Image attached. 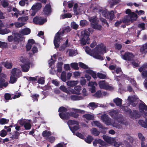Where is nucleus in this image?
<instances>
[{"mask_svg": "<svg viewBox=\"0 0 147 147\" xmlns=\"http://www.w3.org/2000/svg\"><path fill=\"white\" fill-rule=\"evenodd\" d=\"M106 53V47L103 44H101L98 45L93 49L92 55L94 58L102 60L104 59L103 57L99 54H103Z\"/></svg>", "mask_w": 147, "mask_h": 147, "instance_id": "f257e3e1", "label": "nucleus"}, {"mask_svg": "<svg viewBox=\"0 0 147 147\" xmlns=\"http://www.w3.org/2000/svg\"><path fill=\"white\" fill-rule=\"evenodd\" d=\"M88 31L92 34L94 30L91 28H88V30H85L81 32V44L83 45L90 43L89 36L90 35Z\"/></svg>", "mask_w": 147, "mask_h": 147, "instance_id": "f03ea898", "label": "nucleus"}, {"mask_svg": "<svg viewBox=\"0 0 147 147\" xmlns=\"http://www.w3.org/2000/svg\"><path fill=\"white\" fill-rule=\"evenodd\" d=\"M109 114L113 118L117 120L119 122L122 121L123 116L121 115H119V113L117 110L112 111L109 112Z\"/></svg>", "mask_w": 147, "mask_h": 147, "instance_id": "7ed1b4c3", "label": "nucleus"}, {"mask_svg": "<svg viewBox=\"0 0 147 147\" xmlns=\"http://www.w3.org/2000/svg\"><path fill=\"white\" fill-rule=\"evenodd\" d=\"M61 34V33L58 32L55 36L53 42L55 48H58L59 46L60 41L62 39V38L60 36Z\"/></svg>", "mask_w": 147, "mask_h": 147, "instance_id": "20e7f679", "label": "nucleus"}, {"mask_svg": "<svg viewBox=\"0 0 147 147\" xmlns=\"http://www.w3.org/2000/svg\"><path fill=\"white\" fill-rule=\"evenodd\" d=\"M102 14L104 17L106 18L109 19L111 20H113L115 18V16L113 11H112L110 12L104 10L102 12Z\"/></svg>", "mask_w": 147, "mask_h": 147, "instance_id": "39448f33", "label": "nucleus"}, {"mask_svg": "<svg viewBox=\"0 0 147 147\" xmlns=\"http://www.w3.org/2000/svg\"><path fill=\"white\" fill-rule=\"evenodd\" d=\"M100 88L106 90H111L113 89L112 86L107 84L105 80L100 81L98 83Z\"/></svg>", "mask_w": 147, "mask_h": 147, "instance_id": "423d86ee", "label": "nucleus"}, {"mask_svg": "<svg viewBox=\"0 0 147 147\" xmlns=\"http://www.w3.org/2000/svg\"><path fill=\"white\" fill-rule=\"evenodd\" d=\"M134 57V55L132 53L128 52H126L124 55H121V57L123 59L129 61H132Z\"/></svg>", "mask_w": 147, "mask_h": 147, "instance_id": "0eeeda50", "label": "nucleus"}, {"mask_svg": "<svg viewBox=\"0 0 147 147\" xmlns=\"http://www.w3.org/2000/svg\"><path fill=\"white\" fill-rule=\"evenodd\" d=\"M51 12V6L50 4H46L44 8L43 13L47 16L50 15Z\"/></svg>", "mask_w": 147, "mask_h": 147, "instance_id": "6e6552de", "label": "nucleus"}, {"mask_svg": "<svg viewBox=\"0 0 147 147\" xmlns=\"http://www.w3.org/2000/svg\"><path fill=\"white\" fill-rule=\"evenodd\" d=\"M129 117L132 119H137L138 118H139L140 115L138 111L136 110H133V112L132 111L131 113H129Z\"/></svg>", "mask_w": 147, "mask_h": 147, "instance_id": "1a4fd4ad", "label": "nucleus"}, {"mask_svg": "<svg viewBox=\"0 0 147 147\" xmlns=\"http://www.w3.org/2000/svg\"><path fill=\"white\" fill-rule=\"evenodd\" d=\"M101 119L103 122L107 125H109L111 124V119L107 115H103L101 116Z\"/></svg>", "mask_w": 147, "mask_h": 147, "instance_id": "9d476101", "label": "nucleus"}, {"mask_svg": "<svg viewBox=\"0 0 147 147\" xmlns=\"http://www.w3.org/2000/svg\"><path fill=\"white\" fill-rule=\"evenodd\" d=\"M30 63L29 62H26L21 66L22 71L23 72H27L29 70Z\"/></svg>", "mask_w": 147, "mask_h": 147, "instance_id": "9b49d317", "label": "nucleus"}, {"mask_svg": "<svg viewBox=\"0 0 147 147\" xmlns=\"http://www.w3.org/2000/svg\"><path fill=\"white\" fill-rule=\"evenodd\" d=\"M60 117L62 119H69V113L62 112L59 113Z\"/></svg>", "mask_w": 147, "mask_h": 147, "instance_id": "f8f14e48", "label": "nucleus"}, {"mask_svg": "<svg viewBox=\"0 0 147 147\" xmlns=\"http://www.w3.org/2000/svg\"><path fill=\"white\" fill-rule=\"evenodd\" d=\"M21 36L20 34L18 33H15L13 37V42L16 44H18L19 41L21 40Z\"/></svg>", "mask_w": 147, "mask_h": 147, "instance_id": "ddd939ff", "label": "nucleus"}, {"mask_svg": "<svg viewBox=\"0 0 147 147\" xmlns=\"http://www.w3.org/2000/svg\"><path fill=\"white\" fill-rule=\"evenodd\" d=\"M138 108L141 112H144V110L147 111V106L142 101L139 104Z\"/></svg>", "mask_w": 147, "mask_h": 147, "instance_id": "4468645a", "label": "nucleus"}, {"mask_svg": "<svg viewBox=\"0 0 147 147\" xmlns=\"http://www.w3.org/2000/svg\"><path fill=\"white\" fill-rule=\"evenodd\" d=\"M42 6V4L41 3H37L32 6L31 9L33 11H37L40 9Z\"/></svg>", "mask_w": 147, "mask_h": 147, "instance_id": "2eb2a0df", "label": "nucleus"}, {"mask_svg": "<svg viewBox=\"0 0 147 147\" xmlns=\"http://www.w3.org/2000/svg\"><path fill=\"white\" fill-rule=\"evenodd\" d=\"M16 70L17 69L16 68L13 69L11 71V76L19 77L20 75L21 74V72L20 71L19 72H17Z\"/></svg>", "mask_w": 147, "mask_h": 147, "instance_id": "dca6fc26", "label": "nucleus"}, {"mask_svg": "<svg viewBox=\"0 0 147 147\" xmlns=\"http://www.w3.org/2000/svg\"><path fill=\"white\" fill-rule=\"evenodd\" d=\"M7 82H5V80L3 78H0V88H2L4 86L6 87L8 85Z\"/></svg>", "mask_w": 147, "mask_h": 147, "instance_id": "f3484780", "label": "nucleus"}, {"mask_svg": "<svg viewBox=\"0 0 147 147\" xmlns=\"http://www.w3.org/2000/svg\"><path fill=\"white\" fill-rule=\"evenodd\" d=\"M140 52L142 53H147V42L144 44L140 49Z\"/></svg>", "mask_w": 147, "mask_h": 147, "instance_id": "a211bd4d", "label": "nucleus"}, {"mask_svg": "<svg viewBox=\"0 0 147 147\" xmlns=\"http://www.w3.org/2000/svg\"><path fill=\"white\" fill-rule=\"evenodd\" d=\"M69 98L71 100L73 101L80 100L83 98L82 96L76 95H71Z\"/></svg>", "mask_w": 147, "mask_h": 147, "instance_id": "6ab92c4d", "label": "nucleus"}, {"mask_svg": "<svg viewBox=\"0 0 147 147\" xmlns=\"http://www.w3.org/2000/svg\"><path fill=\"white\" fill-rule=\"evenodd\" d=\"M1 63L7 69H10L12 67L13 65L11 63H9L6 61L5 62H2Z\"/></svg>", "mask_w": 147, "mask_h": 147, "instance_id": "aec40b11", "label": "nucleus"}, {"mask_svg": "<svg viewBox=\"0 0 147 147\" xmlns=\"http://www.w3.org/2000/svg\"><path fill=\"white\" fill-rule=\"evenodd\" d=\"M113 101L117 106L120 107L121 106L122 100L119 98H117L113 99Z\"/></svg>", "mask_w": 147, "mask_h": 147, "instance_id": "412c9836", "label": "nucleus"}, {"mask_svg": "<svg viewBox=\"0 0 147 147\" xmlns=\"http://www.w3.org/2000/svg\"><path fill=\"white\" fill-rule=\"evenodd\" d=\"M86 72L90 75H91V76L94 79L96 78V74L92 70L88 69L86 70Z\"/></svg>", "mask_w": 147, "mask_h": 147, "instance_id": "4be33fe9", "label": "nucleus"}, {"mask_svg": "<svg viewBox=\"0 0 147 147\" xmlns=\"http://www.w3.org/2000/svg\"><path fill=\"white\" fill-rule=\"evenodd\" d=\"M129 100L131 102V105L133 107H135L137 106L138 103V99H134L133 100L131 99H129Z\"/></svg>", "mask_w": 147, "mask_h": 147, "instance_id": "5701e85b", "label": "nucleus"}, {"mask_svg": "<svg viewBox=\"0 0 147 147\" xmlns=\"http://www.w3.org/2000/svg\"><path fill=\"white\" fill-rule=\"evenodd\" d=\"M20 135V134L19 132H18L16 131H15L14 134L12 135V136L10 137V138H11L12 140L18 139Z\"/></svg>", "mask_w": 147, "mask_h": 147, "instance_id": "b1692460", "label": "nucleus"}, {"mask_svg": "<svg viewBox=\"0 0 147 147\" xmlns=\"http://www.w3.org/2000/svg\"><path fill=\"white\" fill-rule=\"evenodd\" d=\"M67 85L69 86L73 87L77 84V81H68L66 82Z\"/></svg>", "mask_w": 147, "mask_h": 147, "instance_id": "393cba45", "label": "nucleus"}, {"mask_svg": "<svg viewBox=\"0 0 147 147\" xmlns=\"http://www.w3.org/2000/svg\"><path fill=\"white\" fill-rule=\"evenodd\" d=\"M31 32L30 30L28 28L22 29L21 31V33L24 35H28Z\"/></svg>", "mask_w": 147, "mask_h": 147, "instance_id": "a878e982", "label": "nucleus"}, {"mask_svg": "<svg viewBox=\"0 0 147 147\" xmlns=\"http://www.w3.org/2000/svg\"><path fill=\"white\" fill-rule=\"evenodd\" d=\"M74 90L77 91V92H76L74 90L72 92L73 94H79V92L81 90V87L80 86H75L74 87Z\"/></svg>", "mask_w": 147, "mask_h": 147, "instance_id": "bb28decb", "label": "nucleus"}, {"mask_svg": "<svg viewBox=\"0 0 147 147\" xmlns=\"http://www.w3.org/2000/svg\"><path fill=\"white\" fill-rule=\"evenodd\" d=\"M10 32H11L10 30L6 28L4 29H1L0 28V34L3 35L7 34Z\"/></svg>", "mask_w": 147, "mask_h": 147, "instance_id": "cd10ccee", "label": "nucleus"}, {"mask_svg": "<svg viewBox=\"0 0 147 147\" xmlns=\"http://www.w3.org/2000/svg\"><path fill=\"white\" fill-rule=\"evenodd\" d=\"M131 22H133L132 20L130 18H128L127 17L124 18L122 20V22L123 23L126 24L127 25L129 24Z\"/></svg>", "mask_w": 147, "mask_h": 147, "instance_id": "c85d7f7f", "label": "nucleus"}, {"mask_svg": "<svg viewBox=\"0 0 147 147\" xmlns=\"http://www.w3.org/2000/svg\"><path fill=\"white\" fill-rule=\"evenodd\" d=\"M83 117L88 120H92L94 119V117L90 114H86L83 115Z\"/></svg>", "mask_w": 147, "mask_h": 147, "instance_id": "c756f323", "label": "nucleus"}, {"mask_svg": "<svg viewBox=\"0 0 147 147\" xmlns=\"http://www.w3.org/2000/svg\"><path fill=\"white\" fill-rule=\"evenodd\" d=\"M61 78L63 81L64 82L66 81L67 80L66 72L65 71H63L61 73Z\"/></svg>", "mask_w": 147, "mask_h": 147, "instance_id": "7c9ffc66", "label": "nucleus"}, {"mask_svg": "<svg viewBox=\"0 0 147 147\" xmlns=\"http://www.w3.org/2000/svg\"><path fill=\"white\" fill-rule=\"evenodd\" d=\"M93 140V138L92 136L88 135L86 138H85L84 140L86 143L88 144H90Z\"/></svg>", "mask_w": 147, "mask_h": 147, "instance_id": "2f4dec72", "label": "nucleus"}, {"mask_svg": "<svg viewBox=\"0 0 147 147\" xmlns=\"http://www.w3.org/2000/svg\"><path fill=\"white\" fill-rule=\"evenodd\" d=\"M121 108L123 111L127 112L128 114H129V113H131V109L126 106H122L121 107Z\"/></svg>", "mask_w": 147, "mask_h": 147, "instance_id": "473e14b6", "label": "nucleus"}, {"mask_svg": "<svg viewBox=\"0 0 147 147\" xmlns=\"http://www.w3.org/2000/svg\"><path fill=\"white\" fill-rule=\"evenodd\" d=\"M102 138L107 143L110 144L111 142V137H109L105 135H103Z\"/></svg>", "mask_w": 147, "mask_h": 147, "instance_id": "72a5a7b5", "label": "nucleus"}, {"mask_svg": "<svg viewBox=\"0 0 147 147\" xmlns=\"http://www.w3.org/2000/svg\"><path fill=\"white\" fill-rule=\"evenodd\" d=\"M9 120L4 118H1L0 119V124L4 125L8 123Z\"/></svg>", "mask_w": 147, "mask_h": 147, "instance_id": "f704fd0d", "label": "nucleus"}, {"mask_svg": "<svg viewBox=\"0 0 147 147\" xmlns=\"http://www.w3.org/2000/svg\"><path fill=\"white\" fill-rule=\"evenodd\" d=\"M92 27L94 29L100 30L102 27L100 25H98L97 23L95 24H92L91 25Z\"/></svg>", "mask_w": 147, "mask_h": 147, "instance_id": "c9c22d12", "label": "nucleus"}, {"mask_svg": "<svg viewBox=\"0 0 147 147\" xmlns=\"http://www.w3.org/2000/svg\"><path fill=\"white\" fill-rule=\"evenodd\" d=\"M85 51L87 54L93 57V55H92L93 52V49L92 51H91V49L89 47L86 46L85 48Z\"/></svg>", "mask_w": 147, "mask_h": 147, "instance_id": "e433bc0d", "label": "nucleus"}, {"mask_svg": "<svg viewBox=\"0 0 147 147\" xmlns=\"http://www.w3.org/2000/svg\"><path fill=\"white\" fill-rule=\"evenodd\" d=\"M138 123L142 127H147V122H145L142 120H139L138 121Z\"/></svg>", "mask_w": 147, "mask_h": 147, "instance_id": "4c0bfd02", "label": "nucleus"}, {"mask_svg": "<svg viewBox=\"0 0 147 147\" xmlns=\"http://www.w3.org/2000/svg\"><path fill=\"white\" fill-rule=\"evenodd\" d=\"M1 3L2 6L4 8L8 7L9 5L8 1L6 0H2Z\"/></svg>", "mask_w": 147, "mask_h": 147, "instance_id": "58836bf2", "label": "nucleus"}, {"mask_svg": "<svg viewBox=\"0 0 147 147\" xmlns=\"http://www.w3.org/2000/svg\"><path fill=\"white\" fill-rule=\"evenodd\" d=\"M115 72L117 74H121V75H123L124 76V77L126 78L127 76L126 75L123 74V73L122 71L121 68L120 67H118L116 68V69L115 70Z\"/></svg>", "mask_w": 147, "mask_h": 147, "instance_id": "ea45409f", "label": "nucleus"}, {"mask_svg": "<svg viewBox=\"0 0 147 147\" xmlns=\"http://www.w3.org/2000/svg\"><path fill=\"white\" fill-rule=\"evenodd\" d=\"M51 134V132L47 130L44 131L42 133V136L43 137H49Z\"/></svg>", "mask_w": 147, "mask_h": 147, "instance_id": "a19ab883", "label": "nucleus"}, {"mask_svg": "<svg viewBox=\"0 0 147 147\" xmlns=\"http://www.w3.org/2000/svg\"><path fill=\"white\" fill-rule=\"evenodd\" d=\"M69 128L71 131L74 133L76 131L79 129L78 126H75L74 127H69Z\"/></svg>", "mask_w": 147, "mask_h": 147, "instance_id": "79ce46f5", "label": "nucleus"}, {"mask_svg": "<svg viewBox=\"0 0 147 147\" xmlns=\"http://www.w3.org/2000/svg\"><path fill=\"white\" fill-rule=\"evenodd\" d=\"M41 17L39 16H36L33 19V22L34 24H38V22L40 21Z\"/></svg>", "mask_w": 147, "mask_h": 147, "instance_id": "37998d69", "label": "nucleus"}, {"mask_svg": "<svg viewBox=\"0 0 147 147\" xmlns=\"http://www.w3.org/2000/svg\"><path fill=\"white\" fill-rule=\"evenodd\" d=\"M92 133L95 136H98L100 134V132L98 131L97 129L96 128H93Z\"/></svg>", "mask_w": 147, "mask_h": 147, "instance_id": "c03bdc74", "label": "nucleus"}, {"mask_svg": "<svg viewBox=\"0 0 147 147\" xmlns=\"http://www.w3.org/2000/svg\"><path fill=\"white\" fill-rule=\"evenodd\" d=\"M79 64L80 67L83 69H86L88 68V67L87 65L82 62H79Z\"/></svg>", "mask_w": 147, "mask_h": 147, "instance_id": "a18cd8bd", "label": "nucleus"}, {"mask_svg": "<svg viewBox=\"0 0 147 147\" xmlns=\"http://www.w3.org/2000/svg\"><path fill=\"white\" fill-rule=\"evenodd\" d=\"M71 67L75 70H78L79 69L78 64L76 63H71Z\"/></svg>", "mask_w": 147, "mask_h": 147, "instance_id": "49530a36", "label": "nucleus"}, {"mask_svg": "<svg viewBox=\"0 0 147 147\" xmlns=\"http://www.w3.org/2000/svg\"><path fill=\"white\" fill-rule=\"evenodd\" d=\"M98 78L101 79H104L106 78V75L103 74L98 73L97 74Z\"/></svg>", "mask_w": 147, "mask_h": 147, "instance_id": "de8ad7c7", "label": "nucleus"}, {"mask_svg": "<svg viewBox=\"0 0 147 147\" xmlns=\"http://www.w3.org/2000/svg\"><path fill=\"white\" fill-rule=\"evenodd\" d=\"M76 112H70L69 113V117L71 116L75 118H78L79 115L76 113Z\"/></svg>", "mask_w": 147, "mask_h": 147, "instance_id": "09e8293b", "label": "nucleus"}, {"mask_svg": "<svg viewBox=\"0 0 147 147\" xmlns=\"http://www.w3.org/2000/svg\"><path fill=\"white\" fill-rule=\"evenodd\" d=\"M68 123L71 125L74 124L78 125L79 124V122L77 121L72 120H70L68 121Z\"/></svg>", "mask_w": 147, "mask_h": 147, "instance_id": "8fccbe9b", "label": "nucleus"}, {"mask_svg": "<svg viewBox=\"0 0 147 147\" xmlns=\"http://www.w3.org/2000/svg\"><path fill=\"white\" fill-rule=\"evenodd\" d=\"M24 127L26 130H29L30 129L31 126L30 123L29 122H26Z\"/></svg>", "mask_w": 147, "mask_h": 147, "instance_id": "3c124183", "label": "nucleus"}, {"mask_svg": "<svg viewBox=\"0 0 147 147\" xmlns=\"http://www.w3.org/2000/svg\"><path fill=\"white\" fill-rule=\"evenodd\" d=\"M67 111V109L64 107H60L58 109V112L60 113L66 112Z\"/></svg>", "mask_w": 147, "mask_h": 147, "instance_id": "603ef678", "label": "nucleus"}, {"mask_svg": "<svg viewBox=\"0 0 147 147\" xmlns=\"http://www.w3.org/2000/svg\"><path fill=\"white\" fill-rule=\"evenodd\" d=\"M24 24H25L24 23H19V22H15L14 23V25H15L16 27L18 28L24 26Z\"/></svg>", "mask_w": 147, "mask_h": 147, "instance_id": "864d4df0", "label": "nucleus"}, {"mask_svg": "<svg viewBox=\"0 0 147 147\" xmlns=\"http://www.w3.org/2000/svg\"><path fill=\"white\" fill-rule=\"evenodd\" d=\"M94 95L97 98H100L102 96V94L101 91L100 90H98L94 94Z\"/></svg>", "mask_w": 147, "mask_h": 147, "instance_id": "5fc2aeb1", "label": "nucleus"}, {"mask_svg": "<svg viewBox=\"0 0 147 147\" xmlns=\"http://www.w3.org/2000/svg\"><path fill=\"white\" fill-rule=\"evenodd\" d=\"M15 76H11L10 77L9 82L11 84H13L17 81V79L15 77Z\"/></svg>", "mask_w": 147, "mask_h": 147, "instance_id": "6e6d98bb", "label": "nucleus"}, {"mask_svg": "<svg viewBox=\"0 0 147 147\" xmlns=\"http://www.w3.org/2000/svg\"><path fill=\"white\" fill-rule=\"evenodd\" d=\"M7 45L6 43L0 41V48H6L7 47Z\"/></svg>", "mask_w": 147, "mask_h": 147, "instance_id": "4d7b16f0", "label": "nucleus"}, {"mask_svg": "<svg viewBox=\"0 0 147 147\" xmlns=\"http://www.w3.org/2000/svg\"><path fill=\"white\" fill-rule=\"evenodd\" d=\"M7 135V132L6 130L4 129L1 130L0 131V136L1 137H4Z\"/></svg>", "mask_w": 147, "mask_h": 147, "instance_id": "13d9d810", "label": "nucleus"}, {"mask_svg": "<svg viewBox=\"0 0 147 147\" xmlns=\"http://www.w3.org/2000/svg\"><path fill=\"white\" fill-rule=\"evenodd\" d=\"M94 125L97 126L98 127L103 129V127L102 125L100 124V123L98 121H94Z\"/></svg>", "mask_w": 147, "mask_h": 147, "instance_id": "bf43d9fd", "label": "nucleus"}, {"mask_svg": "<svg viewBox=\"0 0 147 147\" xmlns=\"http://www.w3.org/2000/svg\"><path fill=\"white\" fill-rule=\"evenodd\" d=\"M39 95L37 94H33L31 96L32 98H33V101H37L38 100V98L39 97Z\"/></svg>", "mask_w": 147, "mask_h": 147, "instance_id": "052dcab7", "label": "nucleus"}, {"mask_svg": "<svg viewBox=\"0 0 147 147\" xmlns=\"http://www.w3.org/2000/svg\"><path fill=\"white\" fill-rule=\"evenodd\" d=\"M72 16L71 14L69 13H65L62 15V17L63 19L66 18H71Z\"/></svg>", "mask_w": 147, "mask_h": 147, "instance_id": "680f3d73", "label": "nucleus"}, {"mask_svg": "<svg viewBox=\"0 0 147 147\" xmlns=\"http://www.w3.org/2000/svg\"><path fill=\"white\" fill-rule=\"evenodd\" d=\"M78 7V4L77 3H75L74 6L73 7V10L74 13L76 15H78L79 14V13L78 12L77 10V8Z\"/></svg>", "mask_w": 147, "mask_h": 147, "instance_id": "e2e57ef3", "label": "nucleus"}, {"mask_svg": "<svg viewBox=\"0 0 147 147\" xmlns=\"http://www.w3.org/2000/svg\"><path fill=\"white\" fill-rule=\"evenodd\" d=\"M45 80L44 78L43 77H41L39 78L38 80V82L41 84H44Z\"/></svg>", "mask_w": 147, "mask_h": 147, "instance_id": "0e129e2a", "label": "nucleus"}, {"mask_svg": "<svg viewBox=\"0 0 147 147\" xmlns=\"http://www.w3.org/2000/svg\"><path fill=\"white\" fill-rule=\"evenodd\" d=\"M119 2V0H112L109 2V3L112 6H113L118 3Z\"/></svg>", "mask_w": 147, "mask_h": 147, "instance_id": "69168bd1", "label": "nucleus"}, {"mask_svg": "<svg viewBox=\"0 0 147 147\" xmlns=\"http://www.w3.org/2000/svg\"><path fill=\"white\" fill-rule=\"evenodd\" d=\"M142 77L143 78H145L147 77V70H145L141 73Z\"/></svg>", "mask_w": 147, "mask_h": 147, "instance_id": "338daca9", "label": "nucleus"}, {"mask_svg": "<svg viewBox=\"0 0 147 147\" xmlns=\"http://www.w3.org/2000/svg\"><path fill=\"white\" fill-rule=\"evenodd\" d=\"M71 26L73 29L77 30L78 27V25L75 22H73L71 23Z\"/></svg>", "mask_w": 147, "mask_h": 147, "instance_id": "774afa93", "label": "nucleus"}]
</instances>
